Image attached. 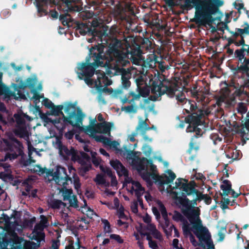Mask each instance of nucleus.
I'll use <instances>...</instances> for the list:
<instances>
[{
    "mask_svg": "<svg viewBox=\"0 0 249 249\" xmlns=\"http://www.w3.org/2000/svg\"><path fill=\"white\" fill-rule=\"evenodd\" d=\"M109 49L110 43L107 47L102 43L89 48L86 62L78 65V77L83 80L84 76H92L95 69L99 67L106 68L107 74L111 76L113 74L112 71L117 70L119 65L116 62L115 56L110 53Z\"/></svg>",
    "mask_w": 249,
    "mask_h": 249,
    "instance_id": "obj_1",
    "label": "nucleus"
},
{
    "mask_svg": "<svg viewBox=\"0 0 249 249\" xmlns=\"http://www.w3.org/2000/svg\"><path fill=\"white\" fill-rule=\"evenodd\" d=\"M153 40L148 38H143L141 45L136 42L131 44L127 43L125 47L122 41L116 38H113L110 43V53L116 58V62L121 66L130 64L129 59L134 60L136 57H140L143 51H150L154 49Z\"/></svg>",
    "mask_w": 249,
    "mask_h": 249,
    "instance_id": "obj_2",
    "label": "nucleus"
},
{
    "mask_svg": "<svg viewBox=\"0 0 249 249\" xmlns=\"http://www.w3.org/2000/svg\"><path fill=\"white\" fill-rule=\"evenodd\" d=\"M192 3L196 6L192 21L199 27L211 25L216 19L213 15L219 13V7L224 4L221 0H185V6L191 8Z\"/></svg>",
    "mask_w": 249,
    "mask_h": 249,
    "instance_id": "obj_3",
    "label": "nucleus"
},
{
    "mask_svg": "<svg viewBox=\"0 0 249 249\" xmlns=\"http://www.w3.org/2000/svg\"><path fill=\"white\" fill-rule=\"evenodd\" d=\"M74 28L75 29L76 34L79 33L82 36L88 35L89 36H92V37L89 39V42L96 40L102 41L104 36L108 37L111 29L109 30L107 25L99 22L97 19L93 20L91 23L76 21Z\"/></svg>",
    "mask_w": 249,
    "mask_h": 249,
    "instance_id": "obj_4",
    "label": "nucleus"
},
{
    "mask_svg": "<svg viewBox=\"0 0 249 249\" xmlns=\"http://www.w3.org/2000/svg\"><path fill=\"white\" fill-rule=\"evenodd\" d=\"M152 81V91L159 92V95L166 94L169 97H176L178 101L183 103L186 99L182 93L177 89L176 86L172 85L171 82L164 77H158Z\"/></svg>",
    "mask_w": 249,
    "mask_h": 249,
    "instance_id": "obj_5",
    "label": "nucleus"
},
{
    "mask_svg": "<svg viewBox=\"0 0 249 249\" xmlns=\"http://www.w3.org/2000/svg\"><path fill=\"white\" fill-rule=\"evenodd\" d=\"M187 196L185 193H181V196L177 197L179 203L183 208L182 210L183 214L193 225L201 224V221L199 218L200 209L198 207L195 208V206L197 205V200L195 197H192V200H190L187 197Z\"/></svg>",
    "mask_w": 249,
    "mask_h": 249,
    "instance_id": "obj_6",
    "label": "nucleus"
},
{
    "mask_svg": "<svg viewBox=\"0 0 249 249\" xmlns=\"http://www.w3.org/2000/svg\"><path fill=\"white\" fill-rule=\"evenodd\" d=\"M1 249H36L35 242L27 241L19 237L16 233L11 235H5L0 238Z\"/></svg>",
    "mask_w": 249,
    "mask_h": 249,
    "instance_id": "obj_7",
    "label": "nucleus"
},
{
    "mask_svg": "<svg viewBox=\"0 0 249 249\" xmlns=\"http://www.w3.org/2000/svg\"><path fill=\"white\" fill-rule=\"evenodd\" d=\"M204 115V111L203 110H198L196 113H192L188 115L185 118V121L189 124V125L186 128L187 132H195L194 135L192 138H197L203 135L205 133L206 129L202 124L201 119Z\"/></svg>",
    "mask_w": 249,
    "mask_h": 249,
    "instance_id": "obj_8",
    "label": "nucleus"
},
{
    "mask_svg": "<svg viewBox=\"0 0 249 249\" xmlns=\"http://www.w3.org/2000/svg\"><path fill=\"white\" fill-rule=\"evenodd\" d=\"M65 120L68 124L73 127L80 128V123H82L84 115L79 107H76L74 104L65 102L64 104Z\"/></svg>",
    "mask_w": 249,
    "mask_h": 249,
    "instance_id": "obj_9",
    "label": "nucleus"
},
{
    "mask_svg": "<svg viewBox=\"0 0 249 249\" xmlns=\"http://www.w3.org/2000/svg\"><path fill=\"white\" fill-rule=\"evenodd\" d=\"M4 144V149L5 151H8L7 156L10 159L15 160L18 156L23 157V146L22 143L16 138H12L10 141L8 140H3Z\"/></svg>",
    "mask_w": 249,
    "mask_h": 249,
    "instance_id": "obj_10",
    "label": "nucleus"
},
{
    "mask_svg": "<svg viewBox=\"0 0 249 249\" xmlns=\"http://www.w3.org/2000/svg\"><path fill=\"white\" fill-rule=\"evenodd\" d=\"M16 81L18 84H13L12 87L14 91L17 92V94L20 97H25V95L21 93L20 89H24L26 87H29L31 89H36L35 87L37 79L36 77H29L26 79L25 83L20 77H18L16 78Z\"/></svg>",
    "mask_w": 249,
    "mask_h": 249,
    "instance_id": "obj_11",
    "label": "nucleus"
},
{
    "mask_svg": "<svg viewBox=\"0 0 249 249\" xmlns=\"http://www.w3.org/2000/svg\"><path fill=\"white\" fill-rule=\"evenodd\" d=\"M53 179L59 185L65 187L68 185V182L72 183V179L67 173L66 169L61 166H57L56 171L54 172Z\"/></svg>",
    "mask_w": 249,
    "mask_h": 249,
    "instance_id": "obj_12",
    "label": "nucleus"
},
{
    "mask_svg": "<svg viewBox=\"0 0 249 249\" xmlns=\"http://www.w3.org/2000/svg\"><path fill=\"white\" fill-rule=\"evenodd\" d=\"M189 91L191 96L198 101H204L206 95L209 94V90L208 89L205 87H200L197 89V85H195L193 88H191Z\"/></svg>",
    "mask_w": 249,
    "mask_h": 249,
    "instance_id": "obj_13",
    "label": "nucleus"
},
{
    "mask_svg": "<svg viewBox=\"0 0 249 249\" xmlns=\"http://www.w3.org/2000/svg\"><path fill=\"white\" fill-rule=\"evenodd\" d=\"M106 72L105 73L103 71L100 70L96 71L97 79L94 82L96 88H97V87L100 86L107 87L112 84L111 80L106 76Z\"/></svg>",
    "mask_w": 249,
    "mask_h": 249,
    "instance_id": "obj_14",
    "label": "nucleus"
},
{
    "mask_svg": "<svg viewBox=\"0 0 249 249\" xmlns=\"http://www.w3.org/2000/svg\"><path fill=\"white\" fill-rule=\"evenodd\" d=\"M234 127L236 132L240 134L245 142L246 141L249 140V118L246 119L245 122L242 126L234 125Z\"/></svg>",
    "mask_w": 249,
    "mask_h": 249,
    "instance_id": "obj_15",
    "label": "nucleus"
},
{
    "mask_svg": "<svg viewBox=\"0 0 249 249\" xmlns=\"http://www.w3.org/2000/svg\"><path fill=\"white\" fill-rule=\"evenodd\" d=\"M223 184L220 185V188L223 191V193H219L221 196H228L231 193L233 198H237L239 194L236 193L231 188V184L230 180L226 179L223 181Z\"/></svg>",
    "mask_w": 249,
    "mask_h": 249,
    "instance_id": "obj_16",
    "label": "nucleus"
},
{
    "mask_svg": "<svg viewBox=\"0 0 249 249\" xmlns=\"http://www.w3.org/2000/svg\"><path fill=\"white\" fill-rule=\"evenodd\" d=\"M34 3L37 8L38 16H46L48 14L47 9L49 0H35Z\"/></svg>",
    "mask_w": 249,
    "mask_h": 249,
    "instance_id": "obj_17",
    "label": "nucleus"
},
{
    "mask_svg": "<svg viewBox=\"0 0 249 249\" xmlns=\"http://www.w3.org/2000/svg\"><path fill=\"white\" fill-rule=\"evenodd\" d=\"M49 122L53 124L56 127L57 130L59 131V134H62L63 133L64 130L65 129L67 121L65 120V115L63 114L62 118H57L54 119H49Z\"/></svg>",
    "mask_w": 249,
    "mask_h": 249,
    "instance_id": "obj_18",
    "label": "nucleus"
},
{
    "mask_svg": "<svg viewBox=\"0 0 249 249\" xmlns=\"http://www.w3.org/2000/svg\"><path fill=\"white\" fill-rule=\"evenodd\" d=\"M120 67H122L121 66H118V69L116 70V71H114V72H112L113 74L111 75H114L116 71H117L118 70H122V88L125 89H128L131 85V82L129 81V79L131 77V73L129 71H126L125 69L124 68H121V69L119 68Z\"/></svg>",
    "mask_w": 249,
    "mask_h": 249,
    "instance_id": "obj_19",
    "label": "nucleus"
},
{
    "mask_svg": "<svg viewBox=\"0 0 249 249\" xmlns=\"http://www.w3.org/2000/svg\"><path fill=\"white\" fill-rule=\"evenodd\" d=\"M185 183L182 185V190L184 191L185 195L190 196L193 193L197 192V189H196V183L194 180L190 181L188 182V180L184 179Z\"/></svg>",
    "mask_w": 249,
    "mask_h": 249,
    "instance_id": "obj_20",
    "label": "nucleus"
},
{
    "mask_svg": "<svg viewBox=\"0 0 249 249\" xmlns=\"http://www.w3.org/2000/svg\"><path fill=\"white\" fill-rule=\"evenodd\" d=\"M113 123L106 121L98 123L96 125V131L100 133L107 134L108 135L110 136L111 127Z\"/></svg>",
    "mask_w": 249,
    "mask_h": 249,
    "instance_id": "obj_21",
    "label": "nucleus"
},
{
    "mask_svg": "<svg viewBox=\"0 0 249 249\" xmlns=\"http://www.w3.org/2000/svg\"><path fill=\"white\" fill-rule=\"evenodd\" d=\"M147 120V119L145 121L141 120L139 121L138 125L136 127V130L140 131L144 140L151 141L152 139H149L148 136L145 135L147 131L151 130V127H150L146 123Z\"/></svg>",
    "mask_w": 249,
    "mask_h": 249,
    "instance_id": "obj_22",
    "label": "nucleus"
},
{
    "mask_svg": "<svg viewBox=\"0 0 249 249\" xmlns=\"http://www.w3.org/2000/svg\"><path fill=\"white\" fill-rule=\"evenodd\" d=\"M110 164L111 167L116 170L119 176H122V174L127 175V169L118 160H110Z\"/></svg>",
    "mask_w": 249,
    "mask_h": 249,
    "instance_id": "obj_23",
    "label": "nucleus"
},
{
    "mask_svg": "<svg viewBox=\"0 0 249 249\" xmlns=\"http://www.w3.org/2000/svg\"><path fill=\"white\" fill-rule=\"evenodd\" d=\"M147 160V159L145 157L140 158L138 157L133 160L132 164L135 166L138 170H144L145 168Z\"/></svg>",
    "mask_w": 249,
    "mask_h": 249,
    "instance_id": "obj_24",
    "label": "nucleus"
},
{
    "mask_svg": "<svg viewBox=\"0 0 249 249\" xmlns=\"http://www.w3.org/2000/svg\"><path fill=\"white\" fill-rule=\"evenodd\" d=\"M33 235L31 237L32 240H34L36 242L35 244L38 248L41 244L45 242V233L41 231H35L33 232Z\"/></svg>",
    "mask_w": 249,
    "mask_h": 249,
    "instance_id": "obj_25",
    "label": "nucleus"
},
{
    "mask_svg": "<svg viewBox=\"0 0 249 249\" xmlns=\"http://www.w3.org/2000/svg\"><path fill=\"white\" fill-rule=\"evenodd\" d=\"M57 145L59 155L64 159L69 158L70 156L71 148L69 149L66 145L63 144L61 141H58L57 142Z\"/></svg>",
    "mask_w": 249,
    "mask_h": 249,
    "instance_id": "obj_26",
    "label": "nucleus"
},
{
    "mask_svg": "<svg viewBox=\"0 0 249 249\" xmlns=\"http://www.w3.org/2000/svg\"><path fill=\"white\" fill-rule=\"evenodd\" d=\"M59 19L64 26L70 27L72 25L73 19L68 12L60 14Z\"/></svg>",
    "mask_w": 249,
    "mask_h": 249,
    "instance_id": "obj_27",
    "label": "nucleus"
},
{
    "mask_svg": "<svg viewBox=\"0 0 249 249\" xmlns=\"http://www.w3.org/2000/svg\"><path fill=\"white\" fill-rule=\"evenodd\" d=\"M159 59H160L156 55H154V61L155 63H157L158 65V68L161 72H164L166 70L170 69V66L166 64V63L163 61H159Z\"/></svg>",
    "mask_w": 249,
    "mask_h": 249,
    "instance_id": "obj_28",
    "label": "nucleus"
},
{
    "mask_svg": "<svg viewBox=\"0 0 249 249\" xmlns=\"http://www.w3.org/2000/svg\"><path fill=\"white\" fill-rule=\"evenodd\" d=\"M167 173L169 175V177H168L167 175H164L163 176V183L164 185L165 184H168L171 183H172L173 180L175 179L176 178V174L172 172L171 170H168L167 171Z\"/></svg>",
    "mask_w": 249,
    "mask_h": 249,
    "instance_id": "obj_29",
    "label": "nucleus"
},
{
    "mask_svg": "<svg viewBox=\"0 0 249 249\" xmlns=\"http://www.w3.org/2000/svg\"><path fill=\"white\" fill-rule=\"evenodd\" d=\"M138 109V107L137 105H134L132 103L131 105L122 107L121 110L124 111L127 113H133L135 114L137 112Z\"/></svg>",
    "mask_w": 249,
    "mask_h": 249,
    "instance_id": "obj_30",
    "label": "nucleus"
},
{
    "mask_svg": "<svg viewBox=\"0 0 249 249\" xmlns=\"http://www.w3.org/2000/svg\"><path fill=\"white\" fill-rule=\"evenodd\" d=\"M64 108V106L62 105L53 106V107L51 109V114L54 116H59L61 115L63 116L64 113L62 112V109Z\"/></svg>",
    "mask_w": 249,
    "mask_h": 249,
    "instance_id": "obj_31",
    "label": "nucleus"
},
{
    "mask_svg": "<svg viewBox=\"0 0 249 249\" xmlns=\"http://www.w3.org/2000/svg\"><path fill=\"white\" fill-rule=\"evenodd\" d=\"M199 149V146L198 144L194 142V139L191 138V141L189 144V148L187 150V153L190 155L192 154V151L195 150L197 152Z\"/></svg>",
    "mask_w": 249,
    "mask_h": 249,
    "instance_id": "obj_32",
    "label": "nucleus"
},
{
    "mask_svg": "<svg viewBox=\"0 0 249 249\" xmlns=\"http://www.w3.org/2000/svg\"><path fill=\"white\" fill-rule=\"evenodd\" d=\"M61 206H66V204L60 200L53 199L50 203V207L53 209H59Z\"/></svg>",
    "mask_w": 249,
    "mask_h": 249,
    "instance_id": "obj_33",
    "label": "nucleus"
},
{
    "mask_svg": "<svg viewBox=\"0 0 249 249\" xmlns=\"http://www.w3.org/2000/svg\"><path fill=\"white\" fill-rule=\"evenodd\" d=\"M244 25H245L244 29L235 28V29L236 31L238 32L240 37L243 36L244 34L249 35V24L247 22H245Z\"/></svg>",
    "mask_w": 249,
    "mask_h": 249,
    "instance_id": "obj_34",
    "label": "nucleus"
},
{
    "mask_svg": "<svg viewBox=\"0 0 249 249\" xmlns=\"http://www.w3.org/2000/svg\"><path fill=\"white\" fill-rule=\"evenodd\" d=\"M79 163L83 164L86 162V161H89L90 160L89 156L86 153L83 151L79 152Z\"/></svg>",
    "mask_w": 249,
    "mask_h": 249,
    "instance_id": "obj_35",
    "label": "nucleus"
},
{
    "mask_svg": "<svg viewBox=\"0 0 249 249\" xmlns=\"http://www.w3.org/2000/svg\"><path fill=\"white\" fill-rule=\"evenodd\" d=\"M152 178L155 181L156 183H158V184L160 187H162L164 185L163 177V176L157 175L155 174H151Z\"/></svg>",
    "mask_w": 249,
    "mask_h": 249,
    "instance_id": "obj_36",
    "label": "nucleus"
},
{
    "mask_svg": "<svg viewBox=\"0 0 249 249\" xmlns=\"http://www.w3.org/2000/svg\"><path fill=\"white\" fill-rule=\"evenodd\" d=\"M70 156H71V160L72 161H78L79 162V152L75 150L74 147H71V152L70 153Z\"/></svg>",
    "mask_w": 249,
    "mask_h": 249,
    "instance_id": "obj_37",
    "label": "nucleus"
},
{
    "mask_svg": "<svg viewBox=\"0 0 249 249\" xmlns=\"http://www.w3.org/2000/svg\"><path fill=\"white\" fill-rule=\"evenodd\" d=\"M63 187L65 188V190L62 191L63 200H69L70 198L71 197V195L72 194V190L71 189H67L66 186L65 187Z\"/></svg>",
    "mask_w": 249,
    "mask_h": 249,
    "instance_id": "obj_38",
    "label": "nucleus"
},
{
    "mask_svg": "<svg viewBox=\"0 0 249 249\" xmlns=\"http://www.w3.org/2000/svg\"><path fill=\"white\" fill-rule=\"evenodd\" d=\"M245 51L246 48L243 47L241 49H237L235 51L234 55L235 57L238 58L239 61L240 62L244 58L245 55L244 53Z\"/></svg>",
    "mask_w": 249,
    "mask_h": 249,
    "instance_id": "obj_39",
    "label": "nucleus"
},
{
    "mask_svg": "<svg viewBox=\"0 0 249 249\" xmlns=\"http://www.w3.org/2000/svg\"><path fill=\"white\" fill-rule=\"evenodd\" d=\"M182 230L184 235L188 236L192 234L191 232V229L186 220H184L182 225Z\"/></svg>",
    "mask_w": 249,
    "mask_h": 249,
    "instance_id": "obj_40",
    "label": "nucleus"
},
{
    "mask_svg": "<svg viewBox=\"0 0 249 249\" xmlns=\"http://www.w3.org/2000/svg\"><path fill=\"white\" fill-rule=\"evenodd\" d=\"M103 224H104V232L105 233H109L112 232L110 224L109 221L105 219H102L101 220Z\"/></svg>",
    "mask_w": 249,
    "mask_h": 249,
    "instance_id": "obj_41",
    "label": "nucleus"
},
{
    "mask_svg": "<svg viewBox=\"0 0 249 249\" xmlns=\"http://www.w3.org/2000/svg\"><path fill=\"white\" fill-rule=\"evenodd\" d=\"M4 95L5 96L10 95V90L9 89L2 83H0V96Z\"/></svg>",
    "mask_w": 249,
    "mask_h": 249,
    "instance_id": "obj_42",
    "label": "nucleus"
},
{
    "mask_svg": "<svg viewBox=\"0 0 249 249\" xmlns=\"http://www.w3.org/2000/svg\"><path fill=\"white\" fill-rule=\"evenodd\" d=\"M157 203L159 206V210L161 213L162 217L165 218H167V216H168V214L165 207L162 203V202L160 201V200H159Z\"/></svg>",
    "mask_w": 249,
    "mask_h": 249,
    "instance_id": "obj_43",
    "label": "nucleus"
},
{
    "mask_svg": "<svg viewBox=\"0 0 249 249\" xmlns=\"http://www.w3.org/2000/svg\"><path fill=\"white\" fill-rule=\"evenodd\" d=\"M14 132L16 136L20 138H23L27 133V130L23 127H19L16 129Z\"/></svg>",
    "mask_w": 249,
    "mask_h": 249,
    "instance_id": "obj_44",
    "label": "nucleus"
},
{
    "mask_svg": "<svg viewBox=\"0 0 249 249\" xmlns=\"http://www.w3.org/2000/svg\"><path fill=\"white\" fill-rule=\"evenodd\" d=\"M68 201L71 207H73L74 208H77L79 207L78 204V202L76 196L73 195L70 198Z\"/></svg>",
    "mask_w": 249,
    "mask_h": 249,
    "instance_id": "obj_45",
    "label": "nucleus"
},
{
    "mask_svg": "<svg viewBox=\"0 0 249 249\" xmlns=\"http://www.w3.org/2000/svg\"><path fill=\"white\" fill-rule=\"evenodd\" d=\"M96 89L97 91L100 93L102 92H104L110 94L112 93L113 91L112 88H108L106 86H105L104 88H103V86H98Z\"/></svg>",
    "mask_w": 249,
    "mask_h": 249,
    "instance_id": "obj_46",
    "label": "nucleus"
},
{
    "mask_svg": "<svg viewBox=\"0 0 249 249\" xmlns=\"http://www.w3.org/2000/svg\"><path fill=\"white\" fill-rule=\"evenodd\" d=\"M126 159L128 160H131L132 161H133V159H134L135 158H138L139 157L136 155L137 153L135 151L126 149Z\"/></svg>",
    "mask_w": 249,
    "mask_h": 249,
    "instance_id": "obj_47",
    "label": "nucleus"
},
{
    "mask_svg": "<svg viewBox=\"0 0 249 249\" xmlns=\"http://www.w3.org/2000/svg\"><path fill=\"white\" fill-rule=\"evenodd\" d=\"M94 180L99 185H104L106 182L104 176L101 174L97 175Z\"/></svg>",
    "mask_w": 249,
    "mask_h": 249,
    "instance_id": "obj_48",
    "label": "nucleus"
},
{
    "mask_svg": "<svg viewBox=\"0 0 249 249\" xmlns=\"http://www.w3.org/2000/svg\"><path fill=\"white\" fill-rule=\"evenodd\" d=\"M237 111L241 114L245 113L247 111L246 105L243 103H239L237 107Z\"/></svg>",
    "mask_w": 249,
    "mask_h": 249,
    "instance_id": "obj_49",
    "label": "nucleus"
},
{
    "mask_svg": "<svg viewBox=\"0 0 249 249\" xmlns=\"http://www.w3.org/2000/svg\"><path fill=\"white\" fill-rule=\"evenodd\" d=\"M152 88V83H151V89ZM152 93H153V94H157L158 96L157 95H150L148 99H144V102L145 104H148L149 103V101L151 100V101H155L156 100H157L158 99V98L159 97H160V96H159V92H156V93H153L152 91H151Z\"/></svg>",
    "mask_w": 249,
    "mask_h": 249,
    "instance_id": "obj_50",
    "label": "nucleus"
},
{
    "mask_svg": "<svg viewBox=\"0 0 249 249\" xmlns=\"http://www.w3.org/2000/svg\"><path fill=\"white\" fill-rule=\"evenodd\" d=\"M135 81L138 88L145 84V78L144 76L140 75L136 77Z\"/></svg>",
    "mask_w": 249,
    "mask_h": 249,
    "instance_id": "obj_51",
    "label": "nucleus"
},
{
    "mask_svg": "<svg viewBox=\"0 0 249 249\" xmlns=\"http://www.w3.org/2000/svg\"><path fill=\"white\" fill-rule=\"evenodd\" d=\"M205 195L202 194L199 191L197 190V192L193 193L191 196L195 198L199 202L203 200Z\"/></svg>",
    "mask_w": 249,
    "mask_h": 249,
    "instance_id": "obj_52",
    "label": "nucleus"
},
{
    "mask_svg": "<svg viewBox=\"0 0 249 249\" xmlns=\"http://www.w3.org/2000/svg\"><path fill=\"white\" fill-rule=\"evenodd\" d=\"M151 176V174L147 172L143 173L142 176V178L150 185H152L153 184V182L150 179Z\"/></svg>",
    "mask_w": 249,
    "mask_h": 249,
    "instance_id": "obj_53",
    "label": "nucleus"
},
{
    "mask_svg": "<svg viewBox=\"0 0 249 249\" xmlns=\"http://www.w3.org/2000/svg\"><path fill=\"white\" fill-rule=\"evenodd\" d=\"M117 215L120 219H127V216L124 214V208L121 206L117 211Z\"/></svg>",
    "mask_w": 249,
    "mask_h": 249,
    "instance_id": "obj_54",
    "label": "nucleus"
},
{
    "mask_svg": "<svg viewBox=\"0 0 249 249\" xmlns=\"http://www.w3.org/2000/svg\"><path fill=\"white\" fill-rule=\"evenodd\" d=\"M128 94V97H130V96L132 97V98L131 99H130L129 102H132V103H133L135 100H139V99L141 97V96L138 93V94H136L134 91H131L129 92Z\"/></svg>",
    "mask_w": 249,
    "mask_h": 249,
    "instance_id": "obj_55",
    "label": "nucleus"
},
{
    "mask_svg": "<svg viewBox=\"0 0 249 249\" xmlns=\"http://www.w3.org/2000/svg\"><path fill=\"white\" fill-rule=\"evenodd\" d=\"M234 6L235 9L238 10V12L240 13V10L241 9H243L246 13L247 14H248L249 11L247 10L244 6V5L243 3H236L235 2L234 3Z\"/></svg>",
    "mask_w": 249,
    "mask_h": 249,
    "instance_id": "obj_56",
    "label": "nucleus"
},
{
    "mask_svg": "<svg viewBox=\"0 0 249 249\" xmlns=\"http://www.w3.org/2000/svg\"><path fill=\"white\" fill-rule=\"evenodd\" d=\"M109 237L111 239L115 240L119 244H123L124 240L122 238L120 235L116 234H111Z\"/></svg>",
    "mask_w": 249,
    "mask_h": 249,
    "instance_id": "obj_57",
    "label": "nucleus"
},
{
    "mask_svg": "<svg viewBox=\"0 0 249 249\" xmlns=\"http://www.w3.org/2000/svg\"><path fill=\"white\" fill-rule=\"evenodd\" d=\"M85 205L83 207H81L82 208H84L85 209H88L87 211L86 215L87 216L90 218H92L93 215L94 214V212L92 210H91L89 207H88L86 201L84 200Z\"/></svg>",
    "mask_w": 249,
    "mask_h": 249,
    "instance_id": "obj_58",
    "label": "nucleus"
},
{
    "mask_svg": "<svg viewBox=\"0 0 249 249\" xmlns=\"http://www.w3.org/2000/svg\"><path fill=\"white\" fill-rule=\"evenodd\" d=\"M173 219L176 221H184V219L182 214L179 213L178 212L175 211L174 215L173 216Z\"/></svg>",
    "mask_w": 249,
    "mask_h": 249,
    "instance_id": "obj_59",
    "label": "nucleus"
},
{
    "mask_svg": "<svg viewBox=\"0 0 249 249\" xmlns=\"http://www.w3.org/2000/svg\"><path fill=\"white\" fill-rule=\"evenodd\" d=\"M138 89H139V93L142 97H145L149 94V91L146 88L139 87Z\"/></svg>",
    "mask_w": 249,
    "mask_h": 249,
    "instance_id": "obj_60",
    "label": "nucleus"
},
{
    "mask_svg": "<svg viewBox=\"0 0 249 249\" xmlns=\"http://www.w3.org/2000/svg\"><path fill=\"white\" fill-rule=\"evenodd\" d=\"M43 104L46 108L49 109H51L54 105L53 103L47 98L44 99Z\"/></svg>",
    "mask_w": 249,
    "mask_h": 249,
    "instance_id": "obj_61",
    "label": "nucleus"
},
{
    "mask_svg": "<svg viewBox=\"0 0 249 249\" xmlns=\"http://www.w3.org/2000/svg\"><path fill=\"white\" fill-rule=\"evenodd\" d=\"M74 176H76L75 173L73 175V177L74 178L73 183L75 189L78 190L81 187V183L79 178L77 176L76 178H74Z\"/></svg>",
    "mask_w": 249,
    "mask_h": 249,
    "instance_id": "obj_62",
    "label": "nucleus"
},
{
    "mask_svg": "<svg viewBox=\"0 0 249 249\" xmlns=\"http://www.w3.org/2000/svg\"><path fill=\"white\" fill-rule=\"evenodd\" d=\"M40 224L42 225V229L44 227L47 226L48 224V220L46 216L44 215H41L40 216Z\"/></svg>",
    "mask_w": 249,
    "mask_h": 249,
    "instance_id": "obj_63",
    "label": "nucleus"
},
{
    "mask_svg": "<svg viewBox=\"0 0 249 249\" xmlns=\"http://www.w3.org/2000/svg\"><path fill=\"white\" fill-rule=\"evenodd\" d=\"M237 70L244 72H248L249 71V67L247 65L242 64L240 66L237 67Z\"/></svg>",
    "mask_w": 249,
    "mask_h": 249,
    "instance_id": "obj_64",
    "label": "nucleus"
}]
</instances>
